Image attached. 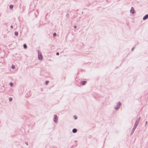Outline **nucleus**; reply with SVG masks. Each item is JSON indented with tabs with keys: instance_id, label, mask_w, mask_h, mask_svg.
Instances as JSON below:
<instances>
[{
	"instance_id": "nucleus-8",
	"label": "nucleus",
	"mask_w": 148,
	"mask_h": 148,
	"mask_svg": "<svg viewBox=\"0 0 148 148\" xmlns=\"http://www.w3.org/2000/svg\"><path fill=\"white\" fill-rule=\"evenodd\" d=\"M23 47L25 49H26L27 48V46L25 44H23Z\"/></svg>"
},
{
	"instance_id": "nucleus-19",
	"label": "nucleus",
	"mask_w": 148,
	"mask_h": 148,
	"mask_svg": "<svg viewBox=\"0 0 148 148\" xmlns=\"http://www.w3.org/2000/svg\"><path fill=\"white\" fill-rule=\"evenodd\" d=\"M134 48H135V47H133L131 49V51H133V50H134Z\"/></svg>"
},
{
	"instance_id": "nucleus-22",
	"label": "nucleus",
	"mask_w": 148,
	"mask_h": 148,
	"mask_svg": "<svg viewBox=\"0 0 148 148\" xmlns=\"http://www.w3.org/2000/svg\"><path fill=\"white\" fill-rule=\"evenodd\" d=\"M10 28L12 29H13V26L12 25H11V26H10Z\"/></svg>"
},
{
	"instance_id": "nucleus-33",
	"label": "nucleus",
	"mask_w": 148,
	"mask_h": 148,
	"mask_svg": "<svg viewBox=\"0 0 148 148\" xmlns=\"http://www.w3.org/2000/svg\"><path fill=\"white\" fill-rule=\"evenodd\" d=\"M11 45V44H10V45H9V46H10V45Z\"/></svg>"
},
{
	"instance_id": "nucleus-15",
	"label": "nucleus",
	"mask_w": 148,
	"mask_h": 148,
	"mask_svg": "<svg viewBox=\"0 0 148 148\" xmlns=\"http://www.w3.org/2000/svg\"><path fill=\"white\" fill-rule=\"evenodd\" d=\"M12 99H13L12 97H10L9 98V100L10 101H11L12 100Z\"/></svg>"
},
{
	"instance_id": "nucleus-26",
	"label": "nucleus",
	"mask_w": 148,
	"mask_h": 148,
	"mask_svg": "<svg viewBox=\"0 0 148 148\" xmlns=\"http://www.w3.org/2000/svg\"><path fill=\"white\" fill-rule=\"evenodd\" d=\"M38 10H36V12H37V13L38 14Z\"/></svg>"
},
{
	"instance_id": "nucleus-9",
	"label": "nucleus",
	"mask_w": 148,
	"mask_h": 148,
	"mask_svg": "<svg viewBox=\"0 0 148 148\" xmlns=\"http://www.w3.org/2000/svg\"><path fill=\"white\" fill-rule=\"evenodd\" d=\"M130 12L132 14H133L135 13V10H130Z\"/></svg>"
},
{
	"instance_id": "nucleus-10",
	"label": "nucleus",
	"mask_w": 148,
	"mask_h": 148,
	"mask_svg": "<svg viewBox=\"0 0 148 148\" xmlns=\"http://www.w3.org/2000/svg\"><path fill=\"white\" fill-rule=\"evenodd\" d=\"M14 34L16 36H18V32L17 31L14 32Z\"/></svg>"
},
{
	"instance_id": "nucleus-21",
	"label": "nucleus",
	"mask_w": 148,
	"mask_h": 148,
	"mask_svg": "<svg viewBox=\"0 0 148 148\" xmlns=\"http://www.w3.org/2000/svg\"><path fill=\"white\" fill-rule=\"evenodd\" d=\"M77 26L75 25L73 26V27L74 29H76L77 28Z\"/></svg>"
},
{
	"instance_id": "nucleus-16",
	"label": "nucleus",
	"mask_w": 148,
	"mask_h": 148,
	"mask_svg": "<svg viewBox=\"0 0 148 148\" xmlns=\"http://www.w3.org/2000/svg\"><path fill=\"white\" fill-rule=\"evenodd\" d=\"M73 117L75 119H77V116L76 115H74Z\"/></svg>"
},
{
	"instance_id": "nucleus-7",
	"label": "nucleus",
	"mask_w": 148,
	"mask_h": 148,
	"mask_svg": "<svg viewBox=\"0 0 148 148\" xmlns=\"http://www.w3.org/2000/svg\"><path fill=\"white\" fill-rule=\"evenodd\" d=\"M77 129L74 128L72 130V132L74 133H75L77 132Z\"/></svg>"
},
{
	"instance_id": "nucleus-6",
	"label": "nucleus",
	"mask_w": 148,
	"mask_h": 148,
	"mask_svg": "<svg viewBox=\"0 0 148 148\" xmlns=\"http://www.w3.org/2000/svg\"><path fill=\"white\" fill-rule=\"evenodd\" d=\"M148 18V14H146L143 17V19L145 20Z\"/></svg>"
},
{
	"instance_id": "nucleus-27",
	"label": "nucleus",
	"mask_w": 148,
	"mask_h": 148,
	"mask_svg": "<svg viewBox=\"0 0 148 148\" xmlns=\"http://www.w3.org/2000/svg\"><path fill=\"white\" fill-rule=\"evenodd\" d=\"M34 13V14H35V16H36V17H37V15H36V13Z\"/></svg>"
},
{
	"instance_id": "nucleus-31",
	"label": "nucleus",
	"mask_w": 148,
	"mask_h": 148,
	"mask_svg": "<svg viewBox=\"0 0 148 148\" xmlns=\"http://www.w3.org/2000/svg\"><path fill=\"white\" fill-rule=\"evenodd\" d=\"M54 148H57V147H55Z\"/></svg>"
},
{
	"instance_id": "nucleus-4",
	"label": "nucleus",
	"mask_w": 148,
	"mask_h": 148,
	"mask_svg": "<svg viewBox=\"0 0 148 148\" xmlns=\"http://www.w3.org/2000/svg\"><path fill=\"white\" fill-rule=\"evenodd\" d=\"M58 117L56 114H54L53 116V121L56 123L58 122Z\"/></svg>"
},
{
	"instance_id": "nucleus-12",
	"label": "nucleus",
	"mask_w": 148,
	"mask_h": 148,
	"mask_svg": "<svg viewBox=\"0 0 148 148\" xmlns=\"http://www.w3.org/2000/svg\"><path fill=\"white\" fill-rule=\"evenodd\" d=\"M49 82V81L47 80V81H45V84L46 85H47L48 84Z\"/></svg>"
},
{
	"instance_id": "nucleus-30",
	"label": "nucleus",
	"mask_w": 148,
	"mask_h": 148,
	"mask_svg": "<svg viewBox=\"0 0 148 148\" xmlns=\"http://www.w3.org/2000/svg\"><path fill=\"white\" fill-rule=\"evenodd\" d=\"M75 143H76V142H77V141L75 140Z\"/></svg>"
},
{
	"instance_id": "nucleus-20",
	"label": "nucleus",
	"mask_w": 148,
	"mask_h": 148,
	"mask_svg": "<svg viewBox=\"0 0 148 148\" xmlns=\"http://www.w3.org/2000/svg\"><path fill=\"white\" fill-rule=\"evenodd\" d=\"M56 54L57 56H59V52H57L56 53Z\"/></svg>"
},
{
	"instance_id": "nucleus-3",
	"label": "nucleus",
	"mask_w": 148,
	"mask_h": 148,
	"mask_svg": "<svg viewBox=\"0 0 148 148\" xmlns=\"http://www.w3.org/2000/svg\"><path fill=\"white\" fill-rule=\"evenodd\" d=\"M121 103L120 102H118L117 103L116 106L114 107V108L116 110H118L121 106Z\"/></svg>"
},
{
	"instance_id": "nucleus-25",
	"label": "nucleus",
	"mask_w": 148,
	"mask_h": 148,
	"mask_svg": "<svg viewBox=\"0 0 148 148\" xmlns=\"http://www.w3.org/2000/svg\"><path fill=\"white\" fill-rule=\"evenodd\" d=\"M30 116L31 117H34V116L32 114H31Z\"/></svg>"
},
{
	"instance_id": "nucleus-2",
	"label": "nucleus",
	"mask_w": 148,
	"mask_h": 148,
	"mask_svg": "<svg viewBox=\"0 0 148 148\" xmlns=\"http://www.w3.org/2000/svg\"><path fill=\"white\" fill-rule=\"evenodd\" d=\"M38 53V58L39 60H41L43 59V57L41 53L39 50H37Z\"/></svg>"
},
{
	"instance_id": "nucleus-17",
	"label": "nucleus",
	"mask_w": 148,
	"mask_h": 148,
	"mask_svg": "<svg viewBox=\"0 0 148 148\" xmlns=\"http://www.w3.org/2000/svg\"><path fill=\"white\" fill-rule=\"evenodd\" d=\"M13 5H10V9H12V8H13Z\"/></svg>"
},
{
	"instance_id": "nucleus-23",
	"label": "nucleus",
	"mask_w": 148,
	"mask_h": 148,
	"mask_svg": "<svg viewBox=\"0 0 148 148\" xmlns=\"http://www.w3.org/2000/svg\"><path fill=\"white\" fill-rule=\"evenodd\" d=\"M69 14H67L66 15V17H68L69 16Z\"/></svg>"
},
{
	"instance_id": "nucleus-13",
	"label": "nucleus",
	"mask_w": 148,
	"mask_h": 148,
	"mask_svg": "<svg viewBox=\"0 0 148 148\" xmlns=\"http://www.w3.org/2000/svg\"><path fill=\"white\" fill-rule=\"evenodd\" d=\"M57 36V34L56 32H54L53 34V37H55Z\"/></svg>"
},
{
	"instance_id": "nucleus-28",
	"label": "nucleus",
	"mask_w": 148,
	"mask_h": 148,
	"mask_svg": "<svg viewBox=\"0 0 148 148\" xmlns=\"http://www.w3.org/2000/svg\"><path fill=\"white\" fill-rule=\"evenodd\" d=\"M1 14H2L1 13H0V16H1Z\"/></svg>"
},
{
	"instance_id": "nucleus-11",
	"label": "nucleus",
	"mask_w": 148,
	"mask_h": 148,
	"mask_svg": "<svg viewBox=\"0 0 148 148\" xmlns=\"http://www.w3.org/2000/svg\"><path fill=\"white\" fill-rule=\"evenodd\" d=\"M11 68L13 69H14L15 68V66L14 65L12 64L11 66Z\"/></svg>"
},
{
	"instance_id": "nucleus-5",
	"label": "nucleus",
	"mask_w": 148,
	"mask_h": 148,
	"mask_svg": "<svg viewBox=\"0 0 148 148\" xmlns=\"http://www.w3.org/2000/svg\"><path fill=\"white\" fill-rule=\"evenodd\" d=\"M87 83V81L86 80H83L81 81L79 83L82 86H84Z\"/></svg>"
},
{
	"instance_id": "nucleus-1",
	"label": "nucleus",
	"mask_w": 148,
	"mask_h": 148,
	"mask_svg": "<svg viewBox=\"0 0 148 148\" xmlns=\"http://www.w3.org/2000/svg\"><path fill=\"white\" fill-rule=\"evenodd\" d=\"M140 119V117H139L136 120V122L135 123L134 125V127L131 131V132L130 134V136L132 135V134L134 133L135 130L137 127V126H138V124L139 123Z\"/></svg>"
},
{
	"instance_id": "nucleus-32",
	"label": "nucleus",
	"mask_w": 148,
	"mask_h": 148,
	"mask_svg": "<svg viewBox=\"0 0 148 148\" xmlns=\"http://www.w3.org/2000/svg\"><path fill=\"white\" fill-rule=\"evenodd\" d=\"M82 13L83 14V12H82Z\"/></svg>"
},
{
	"instance_id": "nucleus-29",
	"label": "nucleus",
	"mask_w": 148,
	"mask_h": 148,
	"mask_svg": "<svg viewBox=\"0 0 148 148\" xmlns=\"http://www.w3.org/2000/svg\"><path fill=\"white\" fill-rule=\"evenodd\" d=\"M34 10H33L31 11V12H33Z\"/></svg>"
},
{
	"instance_id": "nucleus-24",
	"label": "nucleus",
	"mask_w": 148,
	"mask_h": 148,
	"mask_svg": "<svg viewBox=\"0 0 148 148\" xmlns=\"http://www.w3.org/2000/svg\"><path fill=\"white\" fill-rule=\"evenodd\" d=\"M25 143L27 145H28V143L27 142H25Z\"/></svg>"
},
{
	"instance_id": "nucleus-18",
	"label": "nucleus",
	"mask_w": 148,
	"mask_h": 148,
	"mask_svg": "<svg viewBox=\"0 0 148 148\" xmlns=\"http://www.w3.org/2000/svg\"><path fill=\"white\" fill-rule=\"evenodd\" d=\"M147 123H148V122L147 121H145V126H146L147 125Z\"/></svg>"
},
{
	"instance_id": "nucleus-14",
	"label": "nucleus",
	"mask_w": 148,
	"mask_h": 148,
	"mask_svg": "<svg viewBox=\"0 0 148 148\" xmlns=\"http://www.w3.org/2000/svg\"><path fill=\"white\" fill-rule=\"evenodd\" d=\"M9 84L11 87H12L13 86V84L12 82H10V83Z\"/></svg>"
}]
</instances>
